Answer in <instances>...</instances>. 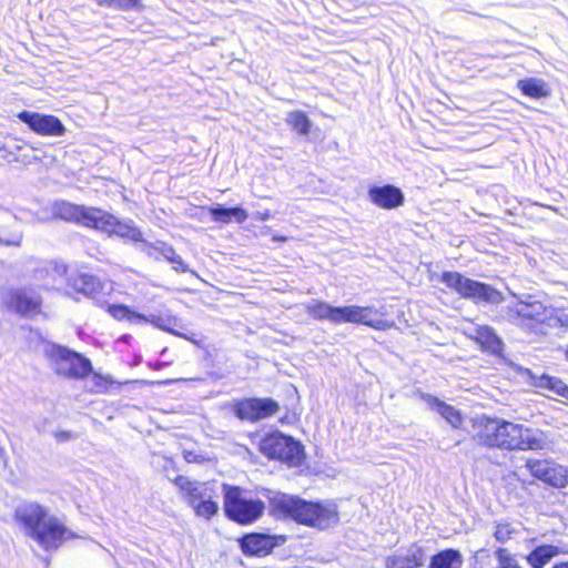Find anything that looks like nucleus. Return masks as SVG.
Listing matches in <instances>:
<instances>
[{
	"mask_svg": "<svg viewBox=\"0 0 568 568\" xmlns=\"http://www.w3.org/2000/svg\"><path fill=\"white\" fill-rule=\"evenodd\" d=\"M476 438L485 446L505 450H548L554 444L547 433L538 428L489 417L478 420Z\"/></svg>",
	"mask_w": 568,
	"mask_h": 568,
	"instance_id": "1",
	"label": "nucleus"
},
{
	"mask_svg": "<svg viewBox=\"0 0 568 568\" xmlns=\"http://www.w3.org/2000/svg\"><path fill=\"white\" fill-rule=\"evenodd\" d=\"M267 493L270 511L276 518L293 519L318 529L329 528L339 520L337 506L332 501L312 503L278 491Z\"/></svg>",
	"mask_w": 568,
	"mask_h": 568,
	"instance_id": "2",
	"label": "nucleus"
},
{
	"mask_svg": "<svg viewBox=\"0 0 568 568\" xmlns=\"http://www.w3.org/2000/svg\"><path fill=\"white\" fill-rule=\"evenodd\" d=\"M516 297V302L503 307L500 315L504 320L527 331H534L538 325L550 328L568 327V311L547 306L531 295Z\"/></svg>",
	"mask_w": 568,
	"mask_h": 568,
	"instance_id": "3",
	"label": "nucleus"
},
{
	"mask_svg": "<svg viewBox=\"0 0 568 568\" xmlns=\"http://www.w3.org/2000/svg\"><path fill=\"white\" fill-rule=\"evenodd\" d=\"M43 353L51 369L61 377L83 379L92 372L91 361L68 347L48 343Z\"/></svg>",
	"mask_w": 568,
	"mask_h": 568,
	"instance_id": "4",
	"label": "nucleus"
},
{
	"mask_svg": "<svg viewBox=\"0 0 568 568\" xmlns=\"http://www.w3.org/2000/svg\"><path fill=\"white\" fill-rule=\"evenodd\" d=\"M265 504L252 498L239 487L224 486V510L226 516L242 525L252 524L264 513Z\"/></svg>",
	"mask_w": 568,
	"mask_h": 568,
	"instance_id": "5",
	"label": "nucleus"
},
{
	"mask_svg": "<svg viewBox=\"0 0 568 568\" xmlns=\"http://www.w3.org/2000/svg\"><path fill=\"white\" fill-rule=\"evenodd\" d=\"M174 483L197 516L210 519L217 513L216 495L209 484L191 480L185 476H178Z\"/></svg>",
	"mask_w": 568,
	"mask_h": 568,
	"instance_id": "6",
	"label": "nucleus"
},
{
	"mask_svg": "<svg viewBox=\"0 0 568 568\" xmlns=\"http://www.w3.org/2000/svg\"><path fill=\"white\" fill-rule=\"evenodd\" d=\"M258 450L270 459H277L290 466H300L304 458L303 446L290 436L272 432L258 440Z\"/></svg>",
	"mask_w": 568,
	"mask_h": 568,
	"instance_id": "7",
	"label": "nucleus"
},
{
	"mask_svg": "<svg viewBox=\"0 0 568 568\" xmlns=\"http://www.w3.org/2000/svg\"><path fill=\"white\" fill-rule=\"evenodd\" d=\"M442 282L445 283L447 287L454 290L460 296L466 298H473L491 304H498L503 301L500 292L487 284L465 277L458 272L443 273Z\"/></svg>",
	"mask_w": 568,
	"mask_h": 568,
	"instance_id": "8",
	"label": "nucleus"
},
{
	"mask_svg": "<svg viewBox=\"0 0 568 568\" xmlns=\"http://www.w3.org/2000/svg\"><path fill=\"white\" fill-rule=\"evenodd\" d=\"M1 300L9 310L22 316H32L41 311V296L29 287L10 288L2 294Z\"/></svg>",
	"mask_w": 568,
	"mask_h": 568,
	"instance_id": "9",
	"label": "nucleus"
},
{
	"mask_svg": "<svg viewBox=\"0 0 568 568\" xmlns=\"http://www.w3.org/2000/svg\"><path fill=\"white\" fill-rule=\"evenodd\" d=\"M526 468L535 478L549 486L564 488L568 484V469L552 459L529 458L526 462Z\"/></svg>",
	"mask_w": 568,
	"mask_h": 568,
	"instance_id": "10",
	"label": "nucleus"
},
{
	"mask_svg": "<svg viewBox=\"0 0 568 568\" xmlns=\"http://www.w3.org/2000/svg\"><path fill=\"white\" fill-rule=\"evenodd\" d=\"M93 229L108 235H118L134 243L146 244L141 231L133 225L132 221H119L114 215L100 209Z\"/></svg>",
	"mask_w": 568,
	"mask_h": 568,
	"instance_id": "11",
	"label": "nucleus"
},
{
	"mask_svg": "<svg viewBox=\"0 0 568 568\" xmlns=\"http://www.w3.org/2000/svg\"><path fill=\"white\" fill-rule=\"evenodd\" d=\"M74 537L75 535L57 517L49 515L32 540H34L44 550H55L64 541Z\"/></svg>",
	"mask_w": 568,
	"mask_h": 568,
	"instance_id": "12",
	"label": "nucleus"
},
{
	"mask_svg": "<svg viewBox=\"0 0 568 568\" xmlns=\"http://www.w3.org/2000/svg\"><path fill=\"white\" fill-rule=\"evenodd\" d=\"M344 323L362 324L375 329H386L390 327L384 314L372 306H341L339 324Z\"/></svg>",
	"mask_w": 568,
	"mask_h": 568,
	"instance_id": "13",
	"label": "nucleus"
},
{
	"mask_svg": "<svg viewBox=\"0 0 568 568\" xmlns=\"http://www.w3.org/2000/svg\"><path fill=\"white\" fill-rule=\"evenodd\" d=\"M48 517L49 510L36 501H23L14 509L16 523L23 534L31 539Z\"/></svg>",
	"mask_w": 568,
	"mask_h": 568,
	"instance_id": "14",
	"label": "nucleus"
},
{
	"mask_svg": "<svg viewBox=\"0 0 568 568\" xmlns=\"http://www.w3.org/2000/svg\"><path fill=\"white\" fill-rule=\"evenodd\" d=\"M51 213L54 217L63 221L74 222L93 229L99 209L77 205L67 201H57L51 206Z\"/></svg>",
	"mask_w": 568,
	"mask_h": 568,
	"instance_id": "15",
	"label": "nucleus"
},
{
	"mask_svg": "<svg viewBox=\"0 0 568 568\" xmlns=\"http://www.w3.org/2000/svg\"><path fill=\"white\" fill-rule=\"evenodd\" d=\"M277 410V403L270 398H250L234 406V413L240 419L252 422L267 418Z\"/></svg>",
	"mask_w": 568,
	"mask_h": 568,
	"instance_id": "16",
	"label": "nucleus"
},
{
	"mask_svg": "<svg viewBox=\"0 0 568 568\" xmlns=\"http://www.w3.org/2000/svg\"><path fill=\"white\" fill-rule=\"evenodd\" d=\"M18 118L41 135L60 136L65 131L64 125L54 115L23 111L18 114Z\"/></svg>",
	"mask_w": 568,
	"mask_h": 568,
	"instance_id": "17",
	"label": "nucleus"
},
{
	"mask_svg": "<svg viewBox=\"0 0 568 568\" xmlns=\"http://www.w3.org/2000/svg\"><path fill=\"white\" fill-rule=\"evenodd\" d=\"M368 199L376 206L392 210L404 203L403 192L390 184L384 186H373L368 190Z\"/></svg>",
	"mask_w": 568,
	"mask_h": 568,
	"instance_id": "18",
	"label": "nucleus"
},
{
	"mask_svg": "<svg viewBox=\"0 0 568 568\" xmlns=\"http://www.w3.org/2000/svg\"><path fill=\"white\" fill-rule=\"evenodd\" d=\"M526 374L531 386L540 390H547L552 395L568 398V386L561 379L546 374L537 376L529 369L526 371Z\"/></svg>",
	"mask_w": 568,
	"mask_h": 568,
	"instance_id": "19",
	"label": "nucleus"
},
{
	"mask_svg": "<svg viewBox=\"0 0 568 568\" xmlns=\"http://www.w3.org/2000/svg\"><path fill=\"white\" fill-rule=\"evenodd\" d=\"M422 399L427 404V406L430 409L437 412L453 427H462L463 417L462 414L455 407L442 402L439 398L432 396L429 394H422Z\"/></svg>",
	"mask_w": 568,
	"mask_h": 568,
	"instance_id": "20",
	"label": "nucleus"
},
{
	"mask_svg": "<svg viewBox=\"0 0 568 568\" xmlns=\"http://www.w3.org/2000/svg\"><path fill=\"white\" fill-rule=\"evenodd\" d=\"M274 546L272 537L260 534L247 535L241 541L243 552L253 556H265Z\"/></svg>",
	"mask_w": 568,
	"mask_h": 568,
	"instance_id": "21",
	"label": "nucleus"
},
{
	"mask_svg": "<svg viewBox=\"0 0 568 568\" xmlns=\"http://www.w3.org/2000/svg\"><path fill=\"white\" fill-rule=\"evenodd\" d=\"M305 310L314 320L339 324L341 306H332L326 302L312 300L305 304Z\"/></svg>",
	"mask_w": 568,
	"mask_h": 568,
	"instance_id": "22",
	"label": "nucleus"
},
{
	"mask_svg": "<svg viewBox=\"0 0 568 568\" xmlns=\"http://www.w3.org/2000/svg\"><path fill=\"white\" fill-rule=\"evenodd\" d=\"M427 559L422 547H414L406 555L388 557L386 568H418L424 566Z\"/></svg>",
	"mask_w": 568,
	"mask_h": 568,
	"instance_id": "23",
	"label": "nucleus"
},
{
	"mask_svg": "<svg viewBox=\"0 0 568 568\" xmlns=\"http://www.w3.org/2000/svg\"><path fill=\"white\" fill-rule=\"evenodd\" d=\"M468 335L488 352L496 354L501 351L503 343L489 326H474L469 328Z\"/></svg>",
	"mask_w": 568,
	"mask_h": 568,
	"instance_id": "24",
	"label": "nucleus"
},
{
	"mask_svg": "<svg viewBox=\"0 0 568 568\" xmlns=\"http://www.w3.org/2000/svg\"><path fill=\"white\" fill-rule=\"evenodd\" d=\"M566 554V551L556 545H540L535 547L527 556L526 561L531 568H544L552 558Z\"/></svg>",
	"mask_w": 568,
	"mask_h": 568,
	"instance_id": "25",
	"label": "nucleus"
},
{
	"mask_svg": "<svg viewBox=\"0 0 568 568\" xmlns=\"http://www.w3.org/2000/svg\"><path fill=\"white\" fill-rule=\"evenodd\" d=\"M144 250L150 256H154L155 258L161 255L166 261L175 265L174 270H181L182 272H186L189 270L175 250L163 242H158L155 244L146 243Z\"/></svg>",
	"mask_w": 568,
	"mask_h": 568,
	"instance_id": "26",
	"label": "nucleus"
},
{
	"mask_svg": "<svg viewBox=\"0 0 568 568\" xmlns=\"http://www.w3.org/2000/svg\"><path fill=\"white\" fill-rule=\"evenodd\" d=\"M213 221L221 224H229L232 221L241 224L246 221L247 212L242 207H223L221 205H215L209 209Z\"/></svg>",
	"mask_w": 568,
	"mask_h": 568,
	"instance_id": "27",
	"label": "nucleus"
},
{
	"mask_svg": "<svg viewBox=\"0 0 568 568\" xmlns=\"http://www.w3.org/2000/svg\"><path fill=\"white\" fill-rule=\"evenodd\" d=\"M517 87L523 94L532 99L546 98L550 94L549 84L539 78L520 79L517 82Z\"/></svg>",
	"mask_w": 568,
	"mask_h": 568,
	"instance_id": "28",
	"label": "nucleus"
},
{
	"mask_svg": "<svg viewBox=\"0 0 568 568\" xmlns=\"http://www.w3.org/2000/svg\"><path fill=\"white\" fill-rule=\"evenodd\" d=\"M69 285L77 292L91 296L101 290L100 281L89 274H77L68 278Z\"/></svg>",
	"mask_w": 568,
	"mask_h": 568,
	"instance_id": "29",
	"label": "nucleus"
},
{
	"mask_svg": "<svg viewBox=\"0 0 568 568\" xmlns=\"http://www.w3.org/2000/svg\"><path fill=\"white\" fill-rule=\"evenodd\" d=\"M463 565L462 555L454 549H446L435 555L429 568H460Z\"/></svg>",
	"mask_w": 568,
	"mask_h": 568,
	"instance_id": "30",
	"label": "nucleus"
},
{
	"mask_svg": "<svg viewBox=\"0 0 568 568\" xmlns=\"http://www.w3.org/2000/svg\"><path fill=\"white\" fill-rule=\"evenodd\" d=\"M286 123L297 133L307 135L311 130V121L302 111H292L286 115Z\"/></svg>",
	"mask_w": 568,
	"mask_h": 568,
	"instance_id": "31",
	"label": "nucleus"
},
{
	"mask_svg": "<svg viewBox=\"0 0 568 568\" xmlns=\"http://www.w3.org/2000/svg\"><path fill=\"white\" fill-rule=\"evenodd\" d=\"M142 322H148L154 325L155 327L170 332L174 335L182 336L180 333L175 332L174 327L178 326V318L170 314L166 315H150L146 316V320H142Z\"/></svg>",
	"mask_w": 568,
	"mask_h": 568,
	"instance_id": "32",
	"label": "nucleus"
},
{
	"mask_svg": "<svg viewBox=\"0 0 568 568\" xmlns=\"http://www.w3.org/2000/svg\"><path fill=\"white\" fill-rule=\"evenodd\" d=\"M109 313L119 321L125 320L130 323H140L142 320H146L145 315L139 314L125 305H111L109 306Z\"/></svg>",
	"mask_w": 568,
	"mask_h": 568,
	"instance_id": "33",
	"label": "nucleus"
},
{
	"mask_svg": "<svg viewBox=\"0 0 568 568\" xmlns=\"http://www.w3.org/2000/svg\"><path fill=\"white\" fill-rule=\"evenodd\" d=\"M43 272H45L53 280V283L45 284V287L49 288L53 287L57 281L62 280L67 276L68 267L62 263H50L45 267L37 272V277L41 278Z\"/></svg>",
	"mask_w": 568,
	"mask_h": 568,
	"instance_id": "34",
	"label": "nucleus"
},
{
	"mask_svg": "<svg viewBox=\"0 0 568 568\" xmlns=\"http://www.w3.org/2000/svg\"><path fill=\"white\" fill-rule=\"evenodd\" d=\"M112 382L100 374H92L88 381L87 388L92 393H105Z\"/></svg>",
	"mask_w": 568,
	"mask_h": 568,
	"instance_id": "35",
	"label": "nucleus"
},
{
	"mask_svg": "<svg viewBox=\"0 0 568 568\" xmlns=\"http://www.w3.org/2000/svg\"><path fill=\"white\" fill-rule=\"evenodd\" d=\"M517 534L515 527L509 523H498L496 525L494 537L500 544H506L511 537Z\"/></svg>",
	"mask_w": 568,
	"mask_h": 568,
	"instance_id": "36",
	"label": "nucleus"
},
{
	"mask_svg": "<svg viewBox=\"0 0 568 568\" xmlns=\"http://www.w3.org/2000/svg\"><path fill=\"white\" fill-rule=\"evenodd\" d=\"M140 6V0H112L111 8L120 10L135 9Z\"/></svg>",
	"mask_w": 568,
	"mask_h": 568,
	"instance_id": "37",
	"label": "nucleus"
},
{
	"mask_svg": "<svg viewBox=\"0 0 568 568\" xmlns=\"http://www.w3.org/2000/svg\"><path fill=\"white\" fill-rule=\"evenodd\" d=\"M21 241H22L21 234H13L12 237L9 240H2L0 237V244L7 245V246H19L21 244Z\"/></svg>",
	"mask_w": 568,
	"mask_h": 568,
	"instance_id": "38",
	"label": "nucleus"
},
{
	"mask_svg": "<svg viewBox=\"0 0 568 568\" xmlns=\"http://www.w3.org/2000/svg\"><path fill=\"white\" fill-rule=\"evenodd\" d=\"M99 6H103V7H110L111 8V4H112V0H94Z\"/></svg>",
	"mask_w": 568,
	"mask_h": 568,
	"instance_id": "39",
	"label": "nucleus"
},
{
	"mask_svg": "<svg viewBox=\"0 0 568 568\" xmlns=\"http://www.w3.org/2000/svg\"><path fill=\"white\" fill-rule=\"evenodd\" d=\"M551 568H568V561L557 562Z\"/></svg>",
	"mask_w": 568,
	"mask_h": 568,
	"instance_id": "40",
	"label": "nucleus"
},
{
	"mask_svg": "<svg viewBox=\"0 0 568 568\" xmlns=\"http://www.w3.org/2000/svg\"><path fill=\"white\" fill-rule=\"evenodd\" d=\"M268 217H270L268 212H265V213H263V214L260 216V219H261L262 221H266Z\"/></svg>",
	"mask_w": 568,
	"mask_h": 568,
	"instance_id": "41",
	"label": "nucleus"
},
{
	"mask_svg": "<svg viewBox=\"0 0 568 568\" xmlns=\"http://www.w3.org/2000/svg\"><path fill=\"white\" fill-rule=\"evenodd\" d=\"M565 355H566V358L568 359V346H567Z\"/></svg>",
	"mask_w": 568,
	"mask_h": 568,
	"instance_id": "42",
	"label": "nucleus"
}]
</instances>
